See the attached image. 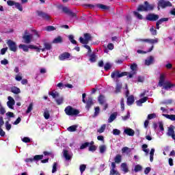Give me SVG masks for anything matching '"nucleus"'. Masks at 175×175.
I'll return each instance as SVG.
<instances>
[{
  "label": "nucleus",
  "instance_id": "21",
  "mask_svg": "<svg viewBox=\"0 0 175 175\" xmlns=\"http://www.w3.org/2000/svg\"><path fill=\"white\" fill-rule=\"evenodd\" d=\"M62 42H63L62 37L61 36H58L55 39H53L52 43L57 44L58 43H62Z\"/></svg>",
  "mask_w": 175,
  "mask_h": 175
},
{
  "label": "nucleus",
  "instance_id": "28",
  "mask_svg": "<svg viewBox=\"0 0 175 175\" xmlns=\"http://www.w3.org/2000/svg\"><path fill=\"white\" fill-rule=\"evenodd\" d=\"M163 117H165V118H167L168 120H171V121H175V115H169V114H165L163 113Z\"/></svg>",
  "mask_w": 175,
  "mask_h": 175
},
{
  "label": "nucleus",
  "instance_id": "7",
  "mask_svg": "<svg viewBox=\"0 0 175 175\" xmlns=\"http://www.w3.org/2000/svg\"><path fill=\"white\" fill-rule=\"evenodd\" d=\"M7 44L11 51H14V53L17 51V45H16V42H13L12 40H9L7 42Z\"/></svg>",
  "mask_w": 175,
  "mask_h": 175
},
{
  "label": "nucleus",
  "instance_id": "58",
  "mask_svg": "<svg viewBox=\"0 0 175 175\" xmlns=\"http://www.w3.org/2000/svg\"><path fill=\"white\" fill-rule=\"evenodd\" d=\"M127 77L129 79H132V77H133V76H135V75H136V72L135 71H131V72H127Z\"/></svg>",
  "mask_w": 175,
  "mask_h": 175
},
{
  "label": "nucleus",
  "instance_id": "52",
  "mask_svg": "<svg viewBox=\"0 0 175 175\" xmlns=\"http://www.w3.org/2000/svg\"><path fill=\"white\" fill-rule=\"evenodd\" d=\"M131 69L132 72H135V74H136V72L137 70V64H133L131 66Z\"/></svg>",
  "mask_w": 175,
  "mask_h": 175
},
{
  "label": "nucleus",
  "instance_id": "26",
  "mask_svg": "<svg viewBox=\"0 0 175 175\" xmlns=\"http://www.w3.org/2000/svg\"><path fill=\"white\" fill-rule=\"evenodd\" d=\"M122 88V83H117L116 90L114 91L115 94H118L121 92V90Z\"/></svg>",
  "mask_w": 175,
  "mask_h": 175
},
{
  "label": "nucleus",
  "instance_id": "43",
  "mask_svg": "<svg viewBox=\"0 0 175 175\" xmlns=\"http://www.w3.org/2000/svg\"><path fill=\"white\" fill-rule=\"evenodd\" d=\"M68 39L71 42V43H72V44H77V42L75 40V37L73 36V35H70L68 36Z\"/></svg>",
  "mask_w": 175,
  "mask_h": 175
},
{
  "label": "nucleus",
  "instance_id": "45",
  "mask_svg": "<svg viewBox=\"0 0 175 175\" xmlns=\"http://www.w3.org/2000/svg\"><path fill=\"white\" fill-rule=\"evenodd\" d=\"M98 102L100 105H103L105 103V96L103 95H100L98 97Z\"/></svg>",
  "mask_w": 175,
  "mask_h": 175
},
{
  "label": "nucleus",
  "instance_id": "49",
  "mask_svg": "<svg viewBox=\"0 0 175 175\" xmlns=\"http://www.w3.org/2000/svg\"><path fill=\"white\" fill-rule=\"evenodd\" d=\"M111 66H113V65H111V64L110 63H106L105 66H104V69L105 70H110V69H111Z\"/></svg>",
  "mask_w": 175,
  "mask_h": 175
},
{
  "label": "nucleus",
  "instance_id": "42",
  "mask_svg": "<svg viewBox=\"0 0 175 175\" xmlns=\"http://www.w3.org/2000/svg\"><path fill=\"white\" fill-rule=\"evenodd\" d=\"M105 129H106V124H103L101 125V127L97 130V132L98 133H103Z\"/></svg>",
  "mask_w": 175,
  "mask_h": 175
},
{
  "label": "nucleus",
  "instance_id": "44",
  "mask_svg": "<svg viewBox=\"0 0 175 175\" xmlns=\"http://www.w3.org/2000/svg\"><path fill=\"white\" fill-rule=\"evenodd\" d=\"M33 109V103H31L27 108V110L26 111V113L28 114L32 111Z\"/></svg>",
  "mask_w": 175,
  "mask_h": 175
},
{
  "label": "nucleus",
  "instance_id": "5",
  "mask_svg": "<svg viewBox=\"0 0 175 175\" xmlns=\"http://www.w3.org/2000/svg\"><path fill=\"white\" fill-rule=\"evenodd\" d=\"M84 38L83 37L79 38V42L82 44H88V42L91 40V34L88 33H85L83 35Z\"/></svg>",
  "mask_w": 175,
  "mask_h": 175
},
{
  "label": "nucleus",
  "instance_id": "4",
  "mask_svg": "<svg viewBox=\"0 0 175 175\" xmlns=\"http://www.w3.org/2000/svg\"><path fill=\"white\" fill-rule=\"evenodd\" d=\"M123 76H128V72H120L118 70L113 71L111 74V79H120V77H123Z\"/></svg>",
  "mask_w": 175,
  "mask_h": 175
},
{
  "label": "nucleus",
  "instance_id": "9",
  "mask_svg": "<svg viewBox=\"0 0 175 175\" xmlns=\"http://www.w3.org/2000/svg\"><path fill=\"white\" fill-rule=\"evenodd\" d=\"M63 157L65 158L66 161H71L73 157V153L67 150H63Z\"/></svg>",
  "mask_w": 175,
  "mask_h": 175
},
{
  "label": "nucleus",
  "instance_id": "19",
  "mask_svg": "<svg viewBox=\"0 0 175 175\" xmlns=\"http://www.w3.org/2000/svg\"><path fill=\"white\" fill-rule=\"evenodd\" d=\"M174 129H175L174 126L170 125V126L168 127V131H167V136H171V135H174Z\"/></svg>",
  "mask_w": 175,
  "mask_h": 175
},
{
  "label": "nucleus",
  "instance_id": "40",
  "mask_svg": "<svg viewBox=\"0 0 175 175\" xmlns=\"http://www.w3.org/2000/svg\"><path fill=\"white\" fill-rule=\"evenodd\" d=\"M90 62H96V55L94 53L90 55Z\"/></svg>",
  "mask_w": 175,
  "mask_h": 175
},
{
  "label": "nucleus",
  "instance_id": "16",
  "mask_svg": "<svg viewBox=\"0 0 175 175\" xmlns=\"http://www.w3.org/2000/svg\"><path fill=\"white\" fill-rule=\"evenodd\" d=\"M37 14L39 17H42L44 20H50V16L42 11H38Z\"/></svg>",
  "mask_w": 175,
  "mask_h": 175
},
{
  "label": "nucleus",
  "instance_id": "1",
  "mask_svg": "<svg viewBox=\"0 0 175 175\" xmlns=\"http://www.w3.org/2000/svg\"><path fill=\"white\" fill-rule=\"evenodd\" d=\"M159 87H163L164 90H166L167 91L168 90H170L172 87H174V84L170 83L169 81L165 80V75L161 74L160 75L159 81Z\"/></svg>",
  "mask_w": 175,
  "mask_h": 175
},
{
  "label": "nucleus",
  "instance_id": "51",
  "mask_svg": "<svg viewBox=\"0 0 175 175\" xmlns=\"http://www.w3.org/2000/svg\"><path fill=\"white\" fill-rule=\"evenodd\" d=\"M87 147H90V142L82 144L80 146V150H84V148H87Z\"/></svg>",
  "mask_w": 175,
  "mask_h": 175
},
{
  "label": "nucleus",
  "instance_id": "59",
  "mask_svg": "<svg viewBox=\"0 0 175 175\" xmlns=\"http://www.w3.org/2000/svg\"><path fill=\"white\" fill-rule=\"evenodd\" d=\"M130 118H131V113H129V111H128L127 115L125 116H122V119L123 120V121H126V120H129Z\"/></svg>",
  "mask_w": 175,
  "mask_h": 175
},
{
  "label": "nucleus",
  "instance_id": "47",
  "mask_svg": "<svg viewBox=\"0 0 175 175\" xmlns=\"http://www.w3.org/2000/svg\"><path fill=\"white\" fill-rule=\"evenodd\" d=\"M132 149L125 146L123 148H122V152H127V154H129L130 152H131Z\"/></svg>",
  "mask_w": 175,
  "mask_h": 175
},
{
  "label": "nucleus",
  "instance_id": "56",
  "mask_svg": "<svg viewBox=\"0 0 175 175\" xmlns=\"http://www.w3.org/2000/svg\"><path fill=\"white\" fill-rule=\"evenodd\" d=\"M120 106L122 111H124V110H125V103H124V98H121Z\"/></svg>",
  "mask_w": 175,
  "mask_h": 175
},
{
  "label": "nucleus",
  "instance_id": "36",
  "mask_svg": "<svg viewBox=\"0 0 175 175\" xmlns=\"http://www.w3.org/2000/svg\"><path fill=\"white\" fill-rule=\"evenodd\" d=\"M44 117L45 120H49V118H50V112L49 111V109L47 108L44 109Z\"/></svg>",
  "mask_w": 175,
  "mask_h": 175
},
{
  "label": "nucleus",
  "instance_id": "8",
  "mask_svg": "<svg viewBox=\"0 0 175 175\" xmlns=\"http://www.w3.org/2000/svg\"><path fill=\"white\" fill-rule=\"evenodd\" d=\"M158 6H160L163 9H165V8L167 7H172V3L170 1H166L165 0H158Z\"/></svg>",
  "mask_w": 175,
  "mask_h": 175
},
{
  "label": "nucleus",
  "instance_id": "39",
  "mask_svg": "<svg viewBox=\"0 0 175 175\" xmlns=\"http://www.w3.org/2000/svg\"><path fill=\"white\" fill-rule=\"evenodd\" d=\"M155 152V149L152 148L150 152V161L152 162L154 161V153Z\"/></svg>",
  "mask_w": 175,
  "mask_h": 175
},
{
  "label": "nucleus",
  "instance_id": "29",
  "mask_svg": "<svg viewBox=\"0 0 175 175\" xmlns=\"http://www.w3.org/2000/svg\"><path fill=\"white\" fill-rule=\"evenodd\" d=\"M120 166H121V169H122V172H124V173H128V172H129L128 165H126V163H122Z\"/></svg>",
  "mask_w": 175,
  "mask_h": 175
},
{
  "label": "nucleus",
  "instance_id": "11",
  "mask_svg": "<svg viewBox=\"0 0 175 175\" xmlns=\"http://www.w3.org/2000/svg\"><path fill=\"white\" fill-rule=\"evenodd\" d=\"M158 18H159V16L154 14H149L146 16V19L148 20V21H157Z\"/></svg>",
  "mask_w": 175,
  "mask_h": 175
},
{
  "label": "nucleus",
  "instance_id": "38",
  "mask_svg": "<svg viewBox=\"0 0 175 175\" xmlns=\"http://www.w3.org/2000/svg\"><path fill=\"white\" fill-rule=\"evenodd\" d=\"M29 49H31V50H36L37 51V53H40V50H42V49L35 46V45H29Z\"/></svg>",
  "mask_w": 175,
  "mask_h": 175
},
{
  "label": "nucleus",
  "instance_id": "34",
  "mask_svg": "<svg viewBox=\"0 0 175 175\" xmlns=\"http://www.w3.org/2000/svg\"><path fill=\"white\" fill-rule=\"evenodd\" d=\"M99 113H100V109L99 107H96L94 108V113L93 115V118H95L99 116Z\"/></svg>",
  "mask_w": 175,
  "mask_h": 175
},
{
  "label": "nucleus",
  "instance_id": "61",
  "mask_svg": "<svg viewBox=\"0 0 175 175\" xmlns=\"http://www.w3.org/2000/svg\"><path fill=\"white\" fill-rule=\"evenodd\" d=\"M97 147L95 145L89 146V151H92L94 152V151H96Z\"/></svg>",
  "mask_w": 175,
  "mask_h": 175
},
{
  "label": "nucleus",
  "instance_id": "50",
  "mask_svg": "<svg viewBox=\"0 0 175 175\" xmlns=\"http://www.w3.org/2000/svg\"><path fill=\"white\" fill-rule=\"evenodd\" d=\"M55 100L57 105H62V103H64V97H59L56 98Z\"/></svg>",
  "mask_w": 175,
  "mask_h": 175
},
{
  "label": "nucleus",
  "instance_id": "55",
  "mask_svg": "<svg viewBox=\"0 0 175 175\" xmlns=\"http://www.w3.org/2000/svg\"><path fill=\"white\" fill-rule=\"evenodd\" d=\"M166 21H169V18H162L161 19H159L157 23L158 24H162V23H165Z\"/></svg>",
  "mask_w": 175,
  "mask_h": 175
},
{
  "label": "nucleus",
  "instance_id": "31",
  "mask_svg": "<svg viewBox=\"0 0 175 175\" xmlns=\"http://www.w3.org/2000/svg\"><path fill=\"white\" fill-rule=\"evenodd\" d=\"M115 163H121V161H122V157L120 154H117L114 157Z\"/></svg>",
  "mask_w": 175,
  "mask_h": 175
},
{
  "label": "nucleus",
  "instance_id": "15",
  "mask_svg": "<svg viewBox=\"0 0 175 175\" xmlns=\"http://www.w3.org/2000/svg\"><path fill=\"white\" fill-rule=\"evenodd\" d=\"M116 162L111 163V170L110 171V175H120V173L116 170Z\"/></svg>",
  "mask_w": 175,
  "mask_h": 175
},
{
  "label": "nucleus",
  "instance_id": "17",
  "mask_svg": "<svg viewBox=\"0 0 175 175\" xmlns=\"http://www.w3.org/2000/svg\"><path fill=\"white\" fill-rule=\"evenodd\" d=\"M86 104V109L87 110H90L91 108V106L94 105V100H92V97H88V99L87 101L85 103Z\"/></svg>",
  "mask_w": 175,
  "mask_h": 175
},
{
  "label": "nucleus",
  "instance_id": "12",
  "mask_svg": "<svg viewBox=\"0 0 175 175\" xmlns=\"http://www.w3.org/2000/svg\"><path fill=\"white\" fill-rule=\"evenodd\" d=\"M62 10L64 13H66V14H68L70 17H75V16H76V14L72 12V10H69L68 7H62Z\"/></svg>",
  "mask_w": 175,
  "mask_h": 175
},
{
  "label": "nucleus",
  "instance_id": "54",
  "mask_svg": "<svg viewBox=\"0 0 175 175\" xmlns=\"http://www.w3.org/2000/svg\"><path fill=\"white\" fill-rule=\"evenodd\" d=\"M113 135H114L115 136H118L120 135L121 131L117 129H114L112 131Z\"/></svg>",
  "mask_w": 175,
  "mask_h": 175
},
{
  "label": "nucleus",
  "instance_id": "22",
  "mask_svg": "<svg viewBox=\"0 0 175 175\" xmlns=\"http://www.w3.org/2000/svg\"><path fill=\"white\" fill-rule=\"evenodd\" d=\"M44 48L41 49V51H45L46 50H51L52 47L51 46V44L49 43V42H45L44 43Z\"/></svg>",
  "mask_w": 175,
  "mask_h": 175
},
{
  "label": "nucleus",
  "instance_id": "25",
  "mask_svg": "<svg viewBox=\"0 0 175 175\" xmlns=\"http://www.w3.org/2000/svg\"><path fill=\"white\" fill-rule=\"evenodd\" d=\"M19 49H21L25 53H28V51H29V45L27 46V45H25V44H21L19 45Z\"/></svg>",
  "mask_w": 175,
  "mask_h": 175
},
{
  "label": "nucleus",
  "instance_id": "37",
  "mask_svg": "<svg viewBox=\"0 0 175 175\" xmlns=\"http://www.w3.org/2000/svg\"><path fill=\"white\" fill-rule=\"evenodd\" d=\"M77 130V126L76 125H72L67 129V131H68V132H76Z\"/></svg>",
  "mask_w": 175,
  "mask_h": 175
},
{
  "label": "nucleus",
  "instance_id": "27",
  "mask_svg": "<svg viewBox=\"0 0 175 175\" xmlns=\"http://www.w3.org/2000/svg\"><path fill=\"white\" fill-rule=\"evenodd\" d=\"M116 118H117V113H113L111 114V116H109V118L108 119V122L109 124L113 122V121H114V120H116Z\"/></svg>",
  "mask_w": 175,
  "mask_h": 175
},
{
  "label": "nucleus",
  "instance_id": "3",
  "mask_svg": "<svg viewBox=\"0 0 175 175\" xmlns=\"http://www.w3.org/2000/svg\"><path fill=\"white\" fill-rule=\"evenodd\" d=\"M154 9V5H150L148 1H145L144 5H140L137 8L138 12H148V10H152Z\"/></svg>",
  "mask_w": 175,
  "mask_h": 175
},
{
  "label": "nucleus",
  "instance_id": "23",
  "mask_svg": "<svg viewBox=\"0 0 175 175\" xmlns=\"http://www.w3.org/2000/svg\"><path fill=\"white\" fill-rule=\"evenodd\" d=\"M134 102H135V97L133 95L129 96L127 98V105L129 106H131V105H133Z\"/></svg>",
  "mask_w": 175,
  "mask_h": 175
},
{
  "label": "nucleus",
  "instance_id": "6",
  "mask_svg": "<svg viewBox=\"0 0 175 175\" xmlns=\"http://www.w3.org/2000/svg\"><path fill=\"white\" fill-rule=\"evenodd\" d=\"M23 39L24 40V42L27 44H29L31 42H32V39H33V35L32 34H28V31H25V35L23 36Z\"/></svg>",
  "mask_w": 175,
  "mask_h": 175
},
{
  "label": "nucleus",
  "instance_id": "41",
  "mask_svg": "<svg viewBox=\"0 0 175 175\" xmlns=\"http://www.w3.org/2000/svg\"><path fill=\"white\" fill-rule=\"evenodd\" d=\"M133 14L135 17H137L138 18V20H143V16L142 14H140V13H139L136 11H134Z\"/></svg>",
  "mask_w": 175,
  "mask_h": 175
},
{
  "label": "nucleus",
  "instance_id": "10",
  "mask_svg": "<svg viewBox=\"0 0 175 175\" xmlns=\"http://www.w3.org/2000/svg\"><path fill=\"white\" fill-rule=\"evenodd\" d=\"M8 101L7 102V105L8 106L9 109H14V105H16V101H14V98L12 96L8 97Z\"/></svg>",
  "mask_w": 175,
  "mask_h": 175
},
{
  "label": "nucleus",
  "instance_id": "60",
  "mask_svg": "<svg viewBox=\"0 0 175 175\" xmlns=\"http://www.w3.org/2000/svg\"><path fill=\"white\" fill-rule=\"evenodd\" d=\"M41 159H43V155H36L33 159L34 161H40Z\"/></svg>",
  "mask_w": 175,
  "mask_h": 175
},
{
  "label": "nucleus",
  "instance_id": "64",
  "mask_svg": "<svg viewBox=\"0 0 175 175\" xmlns=\"http://www.w3.org/2000/svg\"><path fill=\"white\" fill-rule=\"evenodd\" d=\"M152 118H157L156 113H151V114L148 115V120H152Z\"/></svg>",
  "mask_w": 175,
  "mask_h": 175
},
{
  "label": "nucleus",
  "instance_id": "48",
  "mask_svg": "<svg viewBox=\"0 0 175 175\" xmlns=\"http://www.w3.org/2000/svg\"><path fill=\"white\" fill-rule=\"evenodd\" d=\"M85 169H87V165L82 164L80 165L79 167V170L81 173V174H83V173H84V172L85 171Z\"/></svg>",
  "mask_w": 175,
  "mask_h": 175
},
{
  "label": "nucleus",
  "instance_id": "57",
  "mask_svg": "<svg viewBox=\"0 0 175 175\" xmlns=\"http://www.w3.org/2000/svg\"><path fill=\"white\" fill-rule=\"evenodd\" d=\"M158 125L160 131H161V132H163L165 131V129L163 128V122H159Z\"/></svg>",
  "mask_w": 175,
  "mask_h": 175
},
{
  "label": "nucleus",
  "instance_id": "32",
  "mask_svg": "<svg viewBox=\"0 0 175 175\" xmlns=\"http://www.w3.org/2000/svg\"><path fill=\"white\" fill-rule=\"evenodd\" d=\"M106 150H107L106 145H101L99 146V152L100 154H105V152H106Z\"/></svg>",
  "mask_w": 175,
  "mask_h": 175
},
{
  "label": "nucleus",
  "instance_id": "2",
  "mask_svg": "<svg viewBox=\"0 0 175 175\" xmlns=\"http://www.w3.org/2000/svg\"><path fill=\"white\" fill-rule=\"evenodd\" d=\"M64 111H65L66 116H71L72 117H73L75 116H77L80 113L79 109H75V108L72 107V106H70V105L67 106L65 108Z\"/></svg>",
  "mask_w": 175,
  "mask_h": 175
},
{
  "label": "nucleus",
  "instance_id": "46",
  "mask_svg": "<svg viewBox=\"0 0 175 175\" xmlns=\"http://www.w3.org/2000/svg\"><path fill=\"white\" fill-rule=\"evenodd\" d=\"M142 169L143 167H142V165H137L135 166L134 171L135 172V173H137V172H142Z\"/></svg>",
  "mask_w": 175,
  "mask_h": 175
},
{
  "label": "nucleus",
  "instance_id": "35",
  "mask_svg": "<svg viewBox=\"0 0 175 175\" xmlns=\"http://www.w3.org/2000/svg\"><path fill=\"white\" fill-rule=\"evenodd\" d=\"M97 8H99V9H102L103 10H109L110 9V7L107 5H105L103 4H97Z\"/></svg>",
  "mask_w": 175,
  "mask_h": 175
},
{
  "label": "nucleus",
  "instance_id": "63",
  "mask_svg": "<svg viewBox=\"0 0 175 175\" xmlns=\"http://www.w3.org/2000/svg\"><path fill=\"white\" fill-rule=\"evenodd\" d=\"M46 31H55V27L53 26H47L45 27Z\"/></svg>",
  "mask_w": 175,
  "mask_h": 175
},
{
  "label": "nucleus",
  "instance_id": "53",
  "mask_svg": "<svg viewBox=\"0 0 175 175\" xmlns=\"http://www.w3.org/2000/svg\"><path fill=\"white\" fill-rule=\"evenodd\" d=\"M15 8L18 9V10H20V12H23V5L20 4V3H15Z\"/></svg>",
  "mask_w": 175,
  "mask_h": 175
},
{
  "label": "nucleus",
  "instance_id": "14",
  "mask_svg": "<svg viewBox=\"0 0 175 175\" xmlns=\"http://www.w3.org/2000/svg\"><path fill=\"white\" fill-rule=\"evenodd\" d=\"M137 42H146L147 43H151L154 44V43H158V38L155 39H144V40H136Z\"/></svg>",
  "mask_w": 175,
  "mask_h": 175
},
{
  "label": "nucleus",
  "instance_id": "13",
  "mask_svg": "<svg viewBox=\"0 0 175 175\" xmlns=\"http://www.w3.org/2000/svg\"><path fill=\"white\" fill-rule=\"evenodd\" d=\"M68 58H70V53L68 52H65L59 56L60 61H65L66 59H68Z\"/></svg>",
  "mask_w": 175,
  "mask_h": 175
},
{
  "label": "nucleus",
  "instance_id": "20",
  "mask_svg": "<svg viewBox=\"0 0 175 175\" xmlns=\"http://www.w3.org/2000/svg\"><path fill=\"white\" fill-rule=\"evenodd\" d=\"M10 90H11V92H12V94H16V95L21 92V90H20V88H18L16 86L12 87L10 88Z\"/></svg>",
  "mask_w": 175,
  "mask_h": 175
},
{
  "label": "nucleus",
  "instance_id": "62",
  "mask_svg": "<svg viewBox=\"0 0 175 175\" xmlns=\"http://www.w3.org/2000/svg\"><path fill=\"white\" fill-rule=\"evenodd\" d=\"M57 166H58V163L57 162L53 163L52 173H55L57 172Z\"/></svg>",
  "mask_w": 175,
  "mask_h": 175
},
{
  "label": "nucleus",
  "instance_id": "30",
  "mask_svg": "<svg viewBox=\"0 0 175 175\" xmlns=\"http://www.w3.org/2000/svg\"><path fill=\"white\" fill-rule=\"evenodd\" d=\"M148 147V146L147 144H143L142 146V151L146 153V155H148V152H150V149Z\"/></svg>",
  "mask_w": 175,
  "mask_h": 175
},
{
  "label": "nucleus",
  "instance_id": "24",
  "mask_svg": "<svg viewBox=\"0 0 175 175\" xmlns=\"http://www.w3.org/2000/svg\"><path fill=\"white\" fill-rule=\"evenodd\" d=\"M154 62V57L150 56L145 60V65L149 66Z\"/></svg>",
  "mask_w": 175,
  "mask_h": 175
},
{
  "label": "nucleus",
  "instance_id": "18",
  "mask_svg": "<svg viewBox=\"0 0 175 175\" xmlns=\"http://www.w3.org/2000/svg\"><path fill=\"white\" fill-rule=\"evenodd\" d=\"M124 133L128 135V136H135V131H133V129H125L124 131Z\"/></svg>",
  "mask_w": 175,
  "mask_h": 175
},
{
  "label": "nucleus",
  "instance_id": "33",
  "mask_svg": "<svg viewBox=\"0 0 175 175\" xmlns=\"http://www.w3.org/2000/svg\"><path fill=\"white\" fill-rule=\"evenodd\" d=\"M49 95H51L54 99H57L58 96H59V93L56 91H53L49 93Z\"/></svg>",
  "mask_w": 175,
  "mask_h": 175
}]
</instances>
